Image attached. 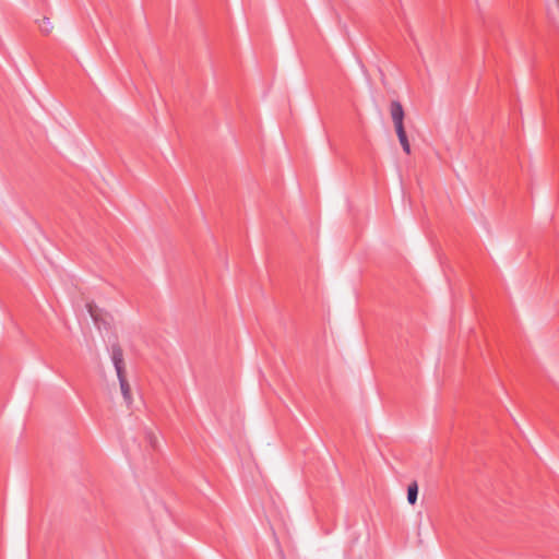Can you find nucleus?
<instances>
[{"mask_svg":"<svg viewBox=\"0 0 559 559\" xmlns=\"http://www.w3.org/2000/svg\"><path fill=\"white\" fill-rule=\"evenodd\" d=\"M87 311L92 317L95 325L100 330L104 328L105 330H110L112 324V316L105 311L104 309L96 306L94 302L86 304Z\"/></svg>","mask_w":559,"mask_h":559,"instance_id":"f03ea898","label":"nucleus"},{"mask_svg":"<svg viewBox=\"0 0 559 559\" xmlns=\"http://www.w3.org/2000/svg\"><path fill=\"white\" fill-rule=\"evenodd\" d=\"M417 496H418V486H417V483L414 481V483L409 484L408 488H407V501L409 502V504L416 503Z\"/></svg>","mask_w":559,"mask_h":559,"instance_id":"39448f33","label":"nucleus"},{"mask_svg":"<svg viewBox=\"0 0 559 559\" xmlns=\"http://www.w3.org/2000/svg\"><path fill=\"white\" fill-rule=\"evenodd\" d=\"M390 112L392 120L394 122V127L400 128L404 127V109L402 104L399 100H392L390 105Z\"/></svg>","mask_w":559,"mask_h":559,"instance_id":"7ed1b4c3","label":"nucleus"},{"mask_svg":"<svg viewBox=\"0 0 559 559\" xmlns=\"http://www.w3.org/2000/svg\"><path fill=\"white\" fill-rule=\"evenodd\" d=\"M111 360L117 372L121 394L129 406L132 403L131 388L126 377L123 350L118 343L111 345Z\"/></svg>","mask_w":559,"mask_h":559,"instance_id":"f257e3e1","label":"nucleus"},{"mask_svg":"<svg viewBox=\"0 0 559 559\" xmlns=\"http://www.w3.org/2000/svg\"><path fill=\"white\" fill-rule=\"evenodd\" d=\"M400 144L406 154H411V145L404 127L395 129Z\"/></svg>","mask_w":559,"mask_h":559,"instance_id":"20e7f679","label":"nucleus"},{"mask_svg":"<svg viewBox=\"0 0 559 559\" xmlns=\"http://www.w3.org/2000/svg\"><path fill=\"white\" fill-rule=\"evenodd\" d=\"M154 441H155V440H154L153 436H152V435H150V442H151V444H152V447H153V448L155 447Z\"/></svg>","mask_w":559,"mask_h":559,"instance_id":"0eeeda50","label":"nucleus"},{"mask_svg":"<svg viewBox=\"0 0 559 559\" xmlns=\"http://www.w3.org/2000/svg\"><path fill=\"white\" fill-rule=\"evenodd\" d=\"M51 28H52V26H51L50 21L47 17H44L43 23L40 24V29L44 33H49L51 31Z\"/></svg>","mask_w":559,"mask_h":559,"instance_id":"423d86ee","label":"nucleus"}]
</instances>
